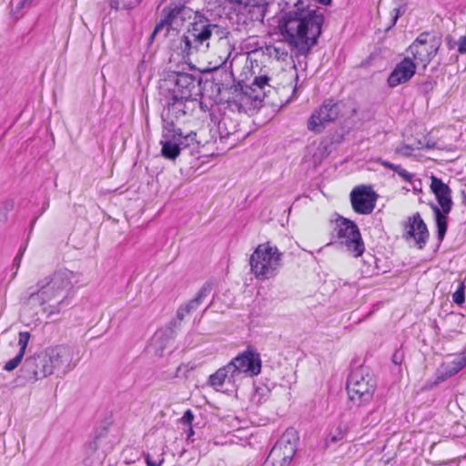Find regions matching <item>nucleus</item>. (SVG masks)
<instances>
[{
	"label": "nucleus",
	"mask_w": 466,
	"mask_h": 466,
	"mask_svg": "<svg viewBox=\"0 0 466 466\" xmlns=\"http://www.w3.org/2000/svg\"><path fill=\"white\" fill-rule=\"evenodd\" d=\"M376 389V379L366 367L353 370L347 381V390L350 399L357 405L370 402Z\"/></svg>",
	"instance_id": "5"
},
{
	"label": "nucleus",
	"mask_w": 466,
	"mask_h": 466,
	"mask_svg": "<svg viewBox=\"0 0 466 466\" xmlns=\"http://www.w3.org/2000/svg\"><path fill=\"white\" fill-rule=\"evenodd\" d=\"M23 359H24V356H22L21 354L17 353L15 355V357L11 359L10 360H8L5 364L4 370H6V371H13L14 370H15L22 363Z\"/></svg>",
	"instance_id": "36"
},
{
	"label": "nucleus",
	"mask_w": 466,
	"mask_h": 466,
	"mask_svg": "<svg viewBox=\"0 0 466 466\" xmlns=\"http://www.w3.org/2000/svg\"><path fill=\"white\" fill-rule=\"evenodd\" d=\"M403 361V353L400 350H396L392 355V362L396 365L401 364Z\"/></svg>",
	"instance_id": "43"
},
{
	"label": "nucleus",
	"mask_w": 466,
	"mask_h": 466,
	"mask_svg": "<svg viewBox=\"0 0 466 466\" xmlns=\"http://www.w3.org/2000/svg\"><path fill=\"white\" fill-rule=\"evenodd\" d=\"M196 99H184L175 96L167 98V106L162 112L163 127L174 129L184 125L192 111Z\"/></svg>",
	"instance_id": "10"
},
{
	"label": "nucleus",
	"mask_w": 466,
	"mask_h": 466,
	"mask_svg": "<svg viewBox=\"0 0 466 466\" xmlns=\"http://www.w3.org/2000/svg\"><path fill=\"white\" fill-rule=\"evenodd\" d=\"M232 369L228 363L226 366L218 369L215 373L211 374L208 379V383L212 387H221L227 380L234 383L237 380Z\"/></svg>",
	"instance_id": "25"
},
{
	"label": "nucleus",
	"mask_w": 466,
	"mask_h": 466,
	"mask_svg": "<svg viewBox=\"0 0 466 466\" xmlns=\"http://www.w3.org/2000/svg\"><path fill=\"white\" fill-rule=\"evenodd\" d=\"M337 235L354 257L361 256L365 250L358 226L351 220L339 218L337 220Z\"/></svg>",
	"instance_id": "13"
},
{
	"label": "nucleus",
	"mask_w": 466,
	"mask_h": 466,
	"mask_svg": "<svg viewBox=\"0 0 466 466\" xmlns=\"http://www.w3.org/2000/svg\"><path fill=\"white\" fill-rule=\"evenodd\" d=\"M425 147H428V148H432V147H435V143H434V142L428 141V142L426 143V146H425Z\"/></svg>",
	"instance_id": "47"
},
{
	"label": "nucleus",
	"mask_w": 466,
	"mask_h": 466,
	"mask_svg": "<svg viewBox=\"0 0 466 466\" xmlns=\"http://www.w3.org/2000/svg\"><path fill=\"white\" fill-rule=\"evenodd\" d=\"M398 1L400 2V4H398L397 6L394 7L392 10V20H391V24L387 28L388 30L390 29L391 27H393L395 25L396 22L398 21L399 17L406 12L407 5H406L405 0H398Z\"/></svg>",
	"instance_id": "34"
},
{
	"label": "nucleus",
	"mask_w": 466,
	"mask_h": 466,
	"mask_svg": "<svg viewBox=\"0 0 466 466\" xmlns=\"http://www.w3.org/2000/svg\"><path fill=\"white\" fill-rule=\"evenodd\" d=\"M200 78L192 74L171 72L163 79L160 88L170 93V96L193 99L198 93Z\"/></svg>",
	"instance_id": "7"
},
{
	"label": "nucleus",
	"mask_w": 466,
	"mask_h": 466,
	"mask_svg": "<svg viewBox=\"0 0 466 466\" xmlns=\"http://www.w3.org/2000/svg\"><path fill=\"white\" fill-rule=\"evenodd\" d=\"M431 189L434 193L439 205L444 214H449L451 210V190L449 186L435 176L431 177Z\"/></svg>",
	"instance_id": "19"
},
{
	"label": "nucleus",
	"mask_w": 466,
	"mask_h": 466,
	"mask_svg": "<svg viewBox=\"0 0 466 466\" xmlns=\"http://www.w3.org/2000/svg\"><path fill=\"white\" fill-rule=\"evenodd\" d=\"M271 1L272 0H254V5H249V6L268 5Z\"/></svg>",
	"instance_id": "45"
},
{
	"label": "nucleus",
	"mask_w": 466,
	"mask_h": 466,
	"mask_svg": "<svg viewBox=\"0 0 466 466\" xmlns=\"http://www.w3.org/2000/svg\"><path fill=\"white\" fill-rule=\"evenodd\" d=\"M42 351L52 375L64 376L76 366L74 362V349L66 344L49 346L42 350Z\"/></svg>",
	"instance_id": "9"
},
{
	"label": "nucleus",
	"mask_w": 466,
	"mask_h": 466,
	"mask_svg": "<svg viewBox=\"0 0 466 466\" xmlns=\"http://www.w3.org/2000/svg\"><path fill=\"white\" fill-rule=\"evenodd\" d=\"M194 21L180 40V49L183 56H190L198 52H207L210 44L218 43L227 47L228 58L232 51L229 43L230 32L228 27L215 23L205 15L196 12Z\"/></svg>",
	"instance_id": "3"
},
{
	"label": "nucleus",
	"mask_w": 466,
	"mask_h": 466,
	"mask_svg": "<svg viewBox=\"0 0 466 466\" xmlns=\"http://www.w3.org/2000/svg\"><path fill=\"white\" fill-rule=\"evenodd\" d=\"M175 132V129L163 127L162 139L160 141L162 156L171 160L176 159L181 152Z\"/></svg>",
	"instance_id": "20"
},
{
	"label": "nucleus",
	"mask_w": 466,
	"mask_h": 466,
	"mask_svg": "<svg viewBox=\"0 0 466 466\" xmlns=\"http://www.w3.org/2000/svg\"><path fill=\"white\" fill-rule=\"evenodd\" d=\"M299 437L293 429H288L271 449L266 462L273 466H289L296 454Z\"/></svg>",
	"instance_id": "11"
},
{
	"label": "nucleus",
	"mask_w": 466,
	"mask_h": 466,
	"mask_svg": "<svg viewBox=\"0 0 466 466\" xmlns=\"http://www.w3.org/2000/svg\"><path fill=\"white\" fill-rule=\"evenodd\" d=\"M348 431H349L348 425L340 423L337 427L336 432L335 433H331L329 436V438L327 439V444H329V442L336 443L338 441H342L345 438Z\"/></svg>",
	"instance_id": "31"
},
{
	"label": "nucleus",
	"mask_w": 466,
	"mask_h": 466,
	"mask_svg": "<svg viewBox=\"0 0 466 466\" xmlns=\"http://www.w3.org/2000/svg\"><path fill=\"white\" fill-rule=\"evenodd\" d=\"M76 274L60 268L39 279L36 289L30 287L22 297L25 310L41 308L42 312L50 318L58 315L68 305L67 298L74 287Z\"/></svg>",
	"instance_id": "2"
},
{
	"label": "nucleus",
	"mask_w": 466,
	"mask_h": 466,
	"mask_svg": "<svg viewBox=\"0 0 466 466\" xmlns=\"http://www.w3.org/2000/svg\"><path fill=\"white\" fill-rule=\"evenodd\" d=\"M282 253L269 242L259 244L249 258L250 270L258 279L275 277L281 265Z\"/></svg>",
	"instance_id": "4"
},
{
	"label": "nucleus",
	"mask_w": 466,
	"mask_h": 466,
	"mask_svg": "<svg viewBox=\"0 0 466 466\" xmlns=\"http://www.w3.org/2000/svg\"><path fill=\"white\" fill-rule=\"evenodd\" d=\"M416 72V65L410 58L405 57L398 63L388 77V85L396 87L399 85L408 82Z\"/></svg>",
	"instance_id": "18"
},
{
	"label": "nucleus",
	"mask_w": 466,
	"mask_h": 466,
	"mask_svg": "<svg viewBox=\"0 0 466 466\" xmlns=\"http://www.w3.org/2000/svg\"><path fill=\"white\" fill-rule=\"evenodd\" d=\"M191 434H193V430L190 428L187 437L189 438Z\"/></svg>",
	"instance_id": "50"
},
{
	"label": "nucleus",
	"mask_w": 466,
	"mask_h": 466,
	"mask_svg": "<svg viewBox=\"0 0 466 466\" xmlns=\"http://www.w3.org/2000/svg\"><path fill=\"white\" fill-rule=\"evenodd\" d=\"M405 228L407 229L406 238H413L419 248H422L427 242L429 232L420 215L416 213L412 217H410Z\"/></svg>",
	"instance_id": "17"
},
{
	"label": "nucleus",
	"mask_w": 466,
	"mask_h": 466,
	"mask_svg": "<svg viewBox=\"0 0 466 466\" xmlns=\"http://www.w3.org/2000/svg\"><path fill=\"white\" fill-rule=\"evenodd\" d=\"M30 338H31L30 332H28V331L19 332V334H18V346H19L18 354L25 356Z\"/></svg>",
	"instance_id": "35"
},
{
	"label": "nucleus",
	"mask_w": 466,
	"mask_h": 466,
	"mask_svg": "<svg viewBox=\"0 0 466 466\" xmlns=\"http://www.w3.org/2000/svg\"><path fill=\"white\" fill-rule=\"evenodd\" d=\"M269 78L267 76H256L250 85L241 86L243 94L253 100H262L266 87H269Z\"/></svg>",
	"instance_id": "22"
},
{
	"label": "nucleus",
	"mask_w": 466,
	"mask_h": 466,
	"mask_svg": "<svg viewBox=\"0 0 466 466\" xmlns=\"http://www.w3.org/2000/svg\"><path fill=\"white\" fill-rule=\"evenodd\" d=\"M194 420V414L190 410L185 411L184 415L180 419V421L184 425H191L192 420Z\"/></svg>",
	"instance_id": "40"
},
{
	"label": "nucleus",
	"mask_w": 466,
	"mask_h": 466,
	"mask_svg": "<svg viewBox=\"0 0 466 466\" xmlns=\"http://www.w3.org/2000/svg\"><path fill=\"white\" fill-rule=\"evenodd\" d=\"M339 114V104L332 99L323 102L321 106L310 116L308 128L315 133H320L326 123L334 121Z\"/></svg>",
	"instance_id": "15"
},
{
	"label": "nucleus",
	"mask_w": 466,
	"mask_h": 466,
	"mask_svg": "<svg viewBox=\"0 0 466 466\" xmlns=\"http://www.w3.org/2000/svg\"><path fill=\"white\" fill-rule=\"evenodd\" d=\"M226 121L223 120L218 125V129L220 133L219 139L221 142H226L227 140H229V147H234L238 141L239 140V137L238 136L236 131L230 132L228 131L226 128Z\"/></svg>",
	"instance_id": "28"
},
{
	"label": "nucleus",
	"mask_w": 466,
	"mask_h": 466,
	"mask_svg": "<svg viewBox=\"0 0 466 466\" xmlns=\"http://www.w3.org/2000/svg\"><path fill=\"white\" fill-rule=\"evenodd\" d=\"M142 0H112L110 6L116 10L131 9L141 3Z\"/></svg>",
	"instance_id": "33"
},
{
	"label": "nucleus",
	"mask_w": 466,
	"mask_h": 466,
	"mask_svg": "<svg viewBox=\"0 0 466 466\" xmlns=\"http://www.w3.org/2000/svg\"><path fill=\"white\" fill-rule=\"evenodd\" d=\"M350 201L352 208L356 213L368 215L375 208V193L370 187L358 186L350 193Z\"/></svg>",
	"instance_id": "16"
},
{
	"label": "nucleus",
	"mask_w": 466,
	"mask_h": 466,
	"mask_svg": "<svg viewBox=\"0 0 466 466\" xmlns=\"http://www.w3.org/2000/svg\"><path fill=\"white\" fill-rule=\"evenodd\" d=\"M464 289H465V286L461 282L459 284L456 291L452 295V299H453L454 303H456L457 305H461L464 302V299H465Z\"/></svg>",
	"instance_id": "37"
},
{
	"label": "nucleus",
	"mask_w": 466,
	"mask_h": 466,
	"mask_svg": "<svg viewBox=\"0 0 466 466\" xmlns=\"http://www.w3.org/2000/svg\"><path fill=\"white\" fill-rule=\"evenodd\" d=\"M11 6H12V10L16 14L19 13L24 8L30 7V5H28L26 2H24V0H19L16 3H15V1H12Z\"/></svg>",
	"instance_id": "38"
},
{
	"label": "nucleus",
	"mask_w": 466,
	"mask_h": 466,
	"mask_svg": "<svg viewBox=\"0 0 466 466\" xmlns=\"http://www.w3.org/2000/svg\"><path fill=\"white\" fill-rule=\"evenodd\" d=\"M224 2L244 7L249 6V5H254V0H224Z\"/></svg>",
	"instance_id": "41"
},
{
	"label": "nucleus",
	"mask_w": 466,
	"mask_h": 466,
	"mask_svg": "<svg viewBox=\"0 0 466 466\" xmlns=\"http://www.w3.org/2000/svg\"><path fill=\"white\" fill-rule=\"evenodd\" d=\"M461 195H462L463 200L466 201V185H464L463 188L461 189Z\"/></svg>",
	"instance_id": "46"
},
{
	"label": "nucleus",
	"mask_w": 466,
	"mask_h": 466,
	"mask_svg": "<svg viewBox=\"0 0 466 466\" xmlns=\"http://www.w3.org/2000/svg\"><path fill=\"white\" fill-rule=\"evenodd\" d=\"M86 448L90 450L104 451L105 453L110 451L113 449V443L110 440L107 430L103 429L96 432L93 440L88 442Z\"/></svg>",
	"instance_id": "24"
},
{
	"label": "nucleus",
	"mask_w": 466,
	"mask_h": 466,
	"mask_svg": "<svg viewBox=\"0 0 466 466\" xmlns=\"http://www.w3.org/2000/svg\"><path fill=\"white\" fill-rule=\"evenodd\" d=\"M431 208L435 215L436 226H437V237L440 241L444 238L447 231V214H444L441 209L439 208L435 204H431Z\"/></svg>",
	"instance_id": "26"
},
{
	"label": "nucleus",
	"mask_w": 466,
	"mask_h": 466,
	"mask_svg": "<svg viewBox=\"0 0 466 466\" xmlns=\"http://www.w3.org/2000/svg\"><path fill=\"white\" fill-rule=\"evenodd\" d=\"M144 457L147 466H161L164 462V451L147 452L144 454Z\"/></svg>",
	"instance_id": "32"
},
{
	"label": "nucleus",
	"mask_w": 466,
	"mask_h": 466,
	"mask_svg": "<svg viewBox=\"0 0 466 466\" xmlns=\"http://www.w3.org/2000/svg\"><path fill=\"white\" fill-rule=\"evenodd\" d=\"M466 366V348L462 350L450 364L449 373L453 375L458 373Z\"/></svg>",
	"instance_id": "30"
},
{
	"label": "nucleus",
	"mask_w": 466,
	"mask_h": 466,
	"mask_svg": "<svg viewBox=\"0 0 466 466\" xmlns=\"http://www.w3.org/2000/svg\"><path fill=\"white\" fill-rule=\"evenodd\" d=\"M86 453V456L84 461L86 466H101L107 454L105 453L104 451L90 450L87 448Z\"/></svg>",
	"instance_id": "27"
},
{
	"label": "nucleus",
	"mask_w": 466,
	"mask_h": 466,
	"mask_svg": "<svg viewBox=\"0 0 466 466\" xmlns=\"http://www.w3.org/2000/svg\"><path fill=\"white\" fill-rule=\"evenodd\" d=\"M25 250V246L20 248L18 254L14 258V265L16 266L17 269L20 267V263H21L22 257H23Z\"/></svg>",
	"instance_id": "44"
},
{
	"label": "nucleus",
	"mask_w": 466,
	"mask_h": 466,
	"mask_svg": "<svg viewBox=\"0 0 466 466\" xmlns=\"http://www.w3.org/2000/svg\"><path fill=\"white\" fill-rule=\"evenodd\" d=\"M51 375L52 372L43 351L39 350L27 356L24 360L16 380L18 385L24 386L26 384H34Z\"/></svg>",
	"instance_id": "8"
},
{
	"label": "nucleus",
	"mask_w": 466,
	"mask_h": 466,
	"mask_svg": "<svg viewBox=\"0 0 466 466\" xmlns=\"http://www.w3.org/2000/svg\"><path fill=\"white\" fill-rule=\"evenodd\" d=\"M441 46V38L428 32L421 33L410 46L409 51L413 58L426 66L436 56Z\"/></svg>",
	"instance_id": "12"
},
{
	"label": "nucleus",
	"mask_w": 466,
	"mask_h": 466,
	"mask_svg": "<svg viewBox=\"0 0 466 466\" xmlns=\"http://www.w3.org/2000/svg\"><path fill=\"white\" fill-rule=\"evenodd\" d=\"M212 286L209 283H206L202 286V288L198 290L196 297L181 306L177 311V318L180 320L184 319L187 314L195 311L204 301V299L209 295L211 292Z\"/></svg>",
	"instance_id": "21"
},
{
	"label": "nucleus",
	"mask_w": 466,
	"mask_h": 466,
	"mask_svg": "<svg viewBox=\"0 0 466 466\" xmlns=\"http://www.w3.org/2000/svg\"><path fill=\"white\" fill-rule=\"evenodd\" d=\"M167 340V339L164 336L163 333L157 332L152 339V344L159 343L161 345L160 350L162 351L164 350V341Z\"/></svg>",
	"instance_id": "39"
},
{
	"label": "nucleus",
	"mask_w": 466,
	"mask_h": 466,
	"mask_svg": "<svg viewBox=\"0 0 466 466\" xmlns=\"http://www.w3.org/2000/svg\"><path fill=\"white\" fill-rule=\"evenodd\" d=\"M324 15L319 8L311 9L309 0H296L279 25L286 43L296 56H307L321 35Z\"/></svg>",
	"instance_id": "1"
},
{
	"label": "nucleus",
	"mask_w": 466,
	"mask_h": 466,
	"mask_svg": "<svg viewBox=\"0 0 466 466\" xmlns=\"http://www.w3.org/2000/svg\"><path fill=\"white\" fill-rule=\"evenodd\" d=\"M229 365L232 369V373L236 378L241 374L246 373L249 376H256L261 371V360L258 353L249 350L238 354L230 362Z\"/></svg>",
	"instance_id": "14"
},
{
	"label": "nucleus",
	"mask_w": 466,
	"mask_h": 466,
	"mask_svg": "<svg viewBox=\"0 0 466 466\" xmlns=\"http://www.w3.org/2000/svg\"><path fill=\"white\" fill-rule=\"evenodd\" d=\"M458 52L460 54H466V36H461L458 43Z\"/></svg>",
	"instance_id": "42"
},
{
	"label": "nucleus",
	"mask_w": 466,
	"mask_h": 466,
	"mask_svg": "<svg viewBox=\"0 0 466 466\" xmlns=\"http://www.w3.org/2000/svg\"><path fill=\"white\" fill-rule=\"evenodd\" d=\"M175 129L176 139H177L181 151L187 149L190 155L198 153L200 142L197 140V134L193 131L185 133L182 126Z\"/></svg>",
	"instance_id": "23"
},
{
	"label": "nucleus",
	"mask_w": 466,
	"mask_h": 466,
	"mask_svg": "<svg viewBox=\"0 0 466 466\" xmlns=\"http://www.w3.org/2000/svg\"><path fill=\"white\" fill-rule=\"evenodd\" d=\"M189 2L190 0H170L161 11L160 19L155 26L152 37L164 27H167V32H168L169 27L182 26L190 20L196 12L187 5Z\"/></svg>",
	"instance_id": "6"
},
{
	"label": "nucleus",
	"mask_w": 466,
	"mask_h": 466,
	"mask_svg": "<svg viewBox=\"0 0 466 466\" xmlns=\"http://www.w3.org/2000/svg\"><path fill=\"white\" fill-rule=\"evenodd\" d=\"M378 162L381 166L396 172L404 181H406V182L411 181L412 177H413L412 174L409 173L406 169L402 168L401 166L395 165L393 163H390V162H389L387 160H383V159H379Z\"/></svg>",
	"instance_id": "29"
},
{
	"label": "nucleus",
	"mask_w": 466,
	"mask_h": 466,
	"mask_svg": "<svg viewBox=\"0 0 466 466\" xmlns=\"http://www.w3.org/2000/svg\"><path fill=\"white\" fill-rule=\"evenodd\" d=\"M405 149V152H403L404 154H409L410 150H412V148L409 146H405L403 147Z\"/></svg>",
	"instance_id": "48"
},
{
	"label": "nucleus",
	"mask_w": 466,
	"mask_h": 466,
	"mask_svg": "<svg viewBox=\"0 0 466 466\" xmlns=\"http://www.w3.org/2000/svg\"><path fill=\"white\" fill-rule=\"evenodd\" d=\"M34 1H35V0H24V2H26V3H27V5H30V6L32 5V4H33V2H34Z\"/></svg>",
	"instance_id": "49"
}]
</instances>
